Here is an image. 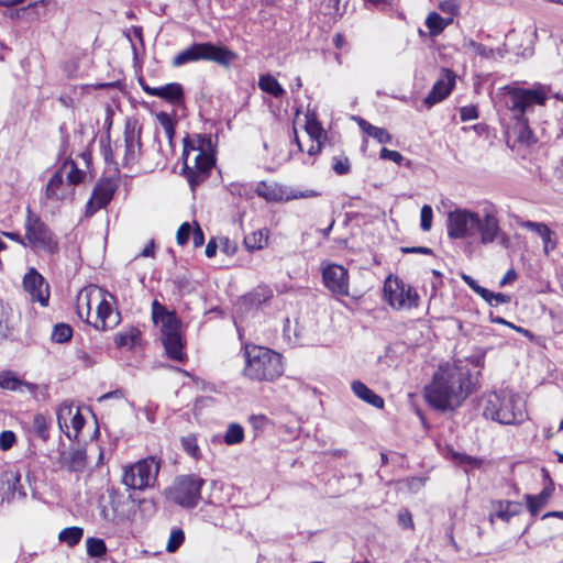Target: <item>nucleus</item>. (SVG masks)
Returning a JSON list of instances; mask_svg holds the SVG:
<instances>
[{"mask_svg":"<svg viewBox=\"0 0 563 563\" xmlns=\"http://www.w3.org/2000/svg\"><path fill=\"white\" fill-rule=\"evenodd\" d=\"M58 464L60 468L69 472H82L87 464V455L84 450L71 449L60 452Z\"/></svg>","mask_w":563,"mask_h":563,"instance_id":"b1692460","label":"nucleus"},{"mask_svg":"<svg viewBox=\"0 0 563 563\" xmlns=\"http://www.w3.org/2000/svg\"><path fill=\"white\" fill-rule=\"evenodd\" d=\"M191 232V225L188 222H184L177 231V243L179 245H185L188 242Z\"/></svg>","mask_w":563,"mask_h":563,"instance_id":"4d7b16f0","label":"nucleus"},{"mask_svg":"<svg viewBox=\"0 0 563 563\" xmlns=\"http://www.w3.org/2000/svg\"><path fill=\"white\" fill-rule=\"evenodd\" d=\"M433 211L429 205H424L420 211V228L422 231L428 232L432 228Z\"/></svg>","mask_w":563,"mask_h":563,"instance_id":"603ef678","label":"nucleus"},{"mask_svg":"<svg viewBox=\"0 0 563 563\" xmlns=\"http://www.w3.org/2000/svg\"><path fill=\"white\" fill-rule=\"evenodd\" d=\"M179 329L180 321L178 320L175 323H172L170 325L162 328L161 332L162 342L168 357L181 362L185 358V353L183 351L184 345Z\"/></svg>","mask_w":563,"mask_h":563,"instance_id":"f3484780","label":"nucleus"},{"mask_svg":"<svg viewBox=\"0 0 563 563\" xmlns=\"http://www.w3.org/2000/svg\"><path fill=\"white\" fill-rule=\"evenodd\" d=\"M521 505L515 501H498L495 505V516L503 521H510V519L521 512Z\"/></svg>","mask_w":563,"mask_h":563,"instance_id":"72a5a7b5","label":"nucleus"},{"mask_svg":"<svg viewBox=\"0 0 563 563\" xmlns=\"http://www.w3.org/2000/svg\"><path fill=\"white\" fill-rule=\"evenodd\" d=\"M347 269L338 264H328L322 268V280L324 287L335 297L350 295Z\"/></svg>","mask_w":563,"mask_h":563,"instance_id":"2eb2a0df","label":"nucleus"},{"mask_svg":"<svg viewBox=\"0 0 563 563\" xmlns=\"http://www.w3.org/2000/svg\"><path fill=\"white\" fill-rule=\"evenodd\" d=\"M0 489L3 494V498L8 501L22 499L26 496V493L21 484V474L16 470H8L2 473L0 479Z\"/></svg>","mask_w":563,"mask_h":563,"instance_id":"aec40b11","label":"nucleus"},{"mask_svg":"<svg viewBox=\"0 0 563 563\" xmlns=\"http://www.w3.org/2000/svg\"><path fill=\"white\" fill-rule=\"evenodd\" d=\"M439 9L450 15H456L459 13V3L456 0H443L439 4Z\"/></svg>","mask_w":563,"mask_h":563,"instance_id":"680f3d73","label":"nucleus"},{"mask_svg":"<svg viewBox=\"0 0 563 563\" xmlns=\"http://www.w3.org/2000/svg\"><path fill=\"white\" fill-rule=\"evenodd\" d=\"M87 553L91 558H100L106 554L107 545L102 539L88 538L86 540Z\"/></svg>","mask_w":563,"mask_h":563,"instance_id":"c03bdc74","label":"nucleus"},{"mask_svg":"<svg viewBox=\"0 0 563 563\" xmlns=\"http://www.w3.org/2000/svg\"><path fill=\"white\" fill-rule=\"evenodd\" d=\"M157 120L163 129L166 139L172 143L173 137L175 135V123L173 119L168 113L159 112L157 114Z\"/></svg>","mask_w":563,"mask_h":563,"instance_id":"49530a36","label":"nucleus"},{"mask_svg":"<svg viewBox=\"0 0 563 563\" xmlns=\"http://www.w3.org/2000/svg\"><path fill=\"white\" fill-rule=\"evenodd\" d=\"M426 26L431 36H438L444 31L443 18L437 12H430L426 19Z\"/></svg>","mask_w":563,"mask_h":563,"instance_id":"79ce46f5","label":"nucleus"},{"mask_svg":"<svg viewBox=\"0 0 563 563\" xmlns=\"http://www.w3.org/2000/svg\"><path fill=\"white\" fill-rule=\"evenodd\" d=\"M351 388L357 398L362 399L368 405L377 409H382L384 407V399L375 394L372 389H369L364 383L354 380L351 384Z\"/></svg>","mask_w":563,"mask_h":563,"instance_id":"bb28decb","label":"nucleus"},{"mask_svg":"<svg viewBox=\"0 0 563 563\" xmlns=\"http://www.w3.org/2000/svg\"><path fill=\"white\" fill-rule=\"evenodd\" d=\"M268 241V232L265 229L254 231L244 238V245L249 251L262 250Z\"/></svg>","mask_w":563,"mask_h":563,"instance_id":"c9c22d12","label":"nucleus"},{"mask_svg":"<svg viewBox=\"0 0 563 563\" xmlns=\"http://www.w3.org/2000/svg\"><path fill=\"white\" fill-rule=\"evenodd\" d=\"M75 411L73 404L67 400L62 402L56 411L58 428L70 440L71 432L69 431L68 422H70Z\"/></svg>","mask_w":563,"mask_h":563,"instance_id":"7c9ffc66","label":"nucleus"},{"mask_svg":"<svg viewBox=\"0 0 563 563\" xmlns=\"http://www.w3.org/2000/svg\"><path fill=\"white\" fill-rule=\"evenodd\" d=\"M483 415L500 424H519L527 418L526 401L511 389H500L483 398Z\"/></svg>","mask_w":563,"mask_h":563,"instance_id":"39448f33","label":"nucleus"},{"mask_svg":"<svg viewBox=\"0 0 563 563\" xmlns=\"http://www.w3.org/2000/svg\"><path fill=\"white\" fill-rule=\"evenodd\" d=\"M446 233L453 240L478 238L483 245L492 244L501 233L498 209L492 202H484L479 212L456 208L448 213Z\"/></svg>","mask_w":563,"mask_h":563,"instance_id":"f257e3e1","label":"nucleus"},{"mask_svg":"<svg viewBox=\"0 0 563 563\" xmlns=\"http://www.w3.org/2000/svg\"><path fill=\"white\" fill-rule=\"evenodd\" d=\"M244 440V430L239 423H230L223 437V441L228 445H235Z\"/></svg>","mask_w":563,"mask_h":563,"instance_id":"ea45409f","label":"nucleus"},{"mask_svg":"<svg viewBox=\"0 0 563 563\" xmlns=\"http://www.w3.org/2000/svg\"><path fill=\"white\" fill-rule=\"evenodd\" d=\"M16 438L12 431L5 430L0 433V449L3 451L10 450Z\"/></svg>","mask_w":563,"mask_h":563,"instance_id":"5fc2aeb1","label":"nucleus"},{"mask_svg":"<svg viewBox=\"0 0 563 563\" xmlns=\"http://www.w3.org/2000/svg\"><path fill=\"white\" fill-rule=\"evenodd\" d=\"M78 317L96 330L107 331L120 323V313L106 299V294L97 286L82 288L76 299Z\"/></svg>","mask_w":563,"mask_h":563,"instance_id":"20e7f679","label":"nucleus"},{"mask_svg":"<svg viewBox=\"0 0 563 563\" xmlns=\"http://www.w3.org/2000/svg\"><path fill=\"white\" fill-rule=\"evenodd\" d=\"M333 170L338 175H346L350 172V162L347 157H334Z\"/></svg>","mask_w":563,"mask_h":563,"instance_id":"bf43d9fd","label":"nucleus"},{"mask_svg":"<svg viewBox=\"0 0 563 563\" xmlns=\"http://www.w3.org/2000/svg\"><path fill=\"white\" fill-rule=\"evenodd\" d=\"M23 289L29 295L31 302H37L41 307H47L49 303L51 290L45 277L31 267L22 280Z\"/></svg>","mask_w":563,"mask_h":563,"instance_id":"4468645a","label":"nucleus"},{"mask_svg":"<svg viewBox=\"0 0 563 563\" xmlns=\"http://www.w3.org/2000/svg\"><path fill=\"white\" fill-rule=\"evenodd\" d=\"M384 291L394 309L410 310L419 305L420 297L416 289L397 277L386 279Z\"/></svg>","mask_w":563,"mask_h":563,"instance_id":"ddd939ff","label":"nucleus"},{"mask_svg":"<svg viewBox=\"0 0 563 563\" xmlns=\"http://www.w3.org/2000/svg\"><path fill=\"white\" fill-rule=\"evenodd\" d=\"M356 122L364 133L375 139L378 143L386 144L391 142V135L386 129L375 126L360 117L356 118Z\"/></svg>","mask_w":563,"mask_h":563,"instance_id":"2f4dec72","label":"nucleus"},{"mask_svg":"<svg viewBox=\"0 0 563 563\" xmlns=\"http://www.w3.org/2000/svg\"><path fill=\"white\" fill-rule=\"evenodd\" d=\"M70 424L74 430V433H71V439H76L85 426V418L80 413L79 409H76L74 416L71 417Z\"/></svg>","mask_w":563,"mask_h":563,"instance_id":"864d4df0","label":"nucleus"},{"mask_svg":"<svg viewBox=\"0 0 563 563\" xmlns=\"http://www.w3.org/2000/svg\"><path fill=\"white\" fill-rule=\"evenodd\" d=\"M183 174L188 180L192 190L201 184L208 176L214 165L212 155L206 153L201 148L189 146L185 140L183 152Z\"/></svg>","mask_w":563,"mask_h":563,"instance_id":"1a4fd4ad","label":"nucleus"},{"mask_svg":"<svg viewBox=\"0 0 563 563\" xmlns=\"http://www.w3.org/2000/svg\"><path fill=\"white\" fill-rule=\"evenodd\" d=\"M455 85V75L450 69H442L440 78L434 82L431 91L424 98V103L432 107L444 100L452 91Z\"/></svg>","mask_w":563,"mask_h":563,"instance_id":"6ab92c4d","label":"nucleus"},{"mask_svg":"<svg viewBox=\"0 0 563 563\" xmlns=\"http://www.w3.org/2000/svg\"><path fill=\"white\" fill-rule=\"evenodd\" d=\"M157 405H155L152 401H148L147 405L144 407V412L147 421L154 422L155 421V412L157 410Z\"/></svg>","mask_w":563,"mask_h":563,"instance_id":"69168bd1","label":"nucleus"},{"mask_svg":"<svg viewBox=\"0 0 563 563\" xmlns=\"http://www.w3.org/2000/svg\"><path fill=\"white\" fill-rule=\"evenodd\" d=\"M84 537V529L80 527H68L63 529L58 539L60 542L66 543L68 547L77 545Z\"/></svg>","mask_w":563,"mask_h":563,"instance_id":"58836bf2","label":"nucleus"},{"mask_svg":"<svg viewBox=\"0 0 563 563\" xmlns=\"http://www.w3.org/2000/svg\"><path fill=\"white\" fill-rule=\"evenodd\" d=\"M340 1L341 0H322L321 10L323 14L330 16L333 21L342 16L344 8H341Z\"/></svg>","mask_w":563,"mask_h":563,"instance_id":"37998d69","label":"nucleus"},{"mask_svg":"<svg viewBox=\"0 0 563 563\" xmlns=\"http://www.w3.org/2000/svg\"><path fill=\"white\" fill-rule=\"evenodd\" d=\"M255 192L257 194L258 197L265 199L268 202H279L284 200L298 199L310 196L305 195L302 192L289 194L286 187L277 183L267 181H260L255 188Z\"/></svg>","mask_w":563,"mask_h":563,"instance_id":"a211bd4d","label":"nucleus"},{"mask_svg":"<svg viewBox=\"0 0 563 563\" xmlns=\"http://www.w3.org/2000/svg\"><path fill=\"white\" fill-rule=\"evenodd\" d=\"M57 170H63V177L67 178L66 181L70 184L71 188L81 183L85 176V173L73 161L65 162Z\"/></svg>","mask_w":563,"mask_h":563,"instance_id":"f704fd0d","label":"nucleus"},{"mask_svg":"<svg viewBox=\"0 0 563 563\" xmlns=\"http://www.w3.org/2000/svg\"><path fill=\"white\" fill-rule=\"evenodd\" d=\"M244 367L242 374L253 382H273L284 373L282 354L272 349L245 344L243 347Z\"/></svg>","mask_w":563,"mask_h":563,"instance_id":"423d86ee","label":"nucleus"},{"mask_svg":"<svg viewBox=\"0 0 563 563\" xmlns=\"http://www.w3.org/2000/svg\"><path fill=\"white\" fill-rule=\"evenodd\" d=\"M141 133L142 128L137 124L136 120H128L124 129V153L123 166L130 167L137 163L141 150Z\"/></svg>","mask_w":563,"mask_h":563,"instance_id":"dca6fc26","label":"nucleus"},{"mask_svg":"<svg viewBox=\"0 0 563 563\" xmlns=\"http://www.w3.org/2000/svg\"><path fill=\"white\" fill-rule=\"evenodd\" d=\"M479 296L492 307L510 302V296L503 292H493L487 288L479 289Z\"/></svg>","mask_w":563,"mask_h":563,"instance_id":"a19ab883","label":"nucleus"},{"mask_svg":"<svg viewBox=\"0 0 563 563\" xmlns=\"http://www.w3.org/2000/svg\"><path fill=\"white\" fill-rule=\"evenodd\" d=\"M306 131L314 142H319L323 136V129L314 118H307Z\"/></svg>","mask_w":563,"mask_h":563,"instance_id":"09e8293b","label":"nucleus"},{"mask_svg":"<svg viewBox=\"0 0 563 563\" xmlns=\"http://www.w3.org/2000/svg\"><path fill=\"white\" fill-rule=\"evenodd\" d=\"M398 523L404 529H412L413 528V521L411 514L408 510H401L398 514Z\"/></svg>","mask_w":563,"mask_h":563,"instance_id":"e2e57ef3","label":"nucleus"},{"mask_svg":"<svg viewBox=\"0 0 563 563\" xmlns=\"http://www.w3.org/2000/svg\"><path fill=\"white\" fill-rule=\"evenodd\" d=\"M478 118L477 108L473 104L464 106L460 109V119L462 122L472 121Z\"/></svg>","mask_w":563,"mask_h":563,"instance_id":"6e6d98bb","label":"nucleus"},{"mask_svg":"<svg viewBox=\"0 0 563 563\" xmlns=\"http://www.w3.org/2000/svg\"><path fill=\"white\" fill-rule=\"evenodd\" d=\"M229 191L232 195H236L240 197H250L251 188L245 184L232 183L229 185Z\"/></svg>","mask_w":563,"mask_h":563,"instance_id":"052dcab7","label":"nucleus"},{"mask_svg":"<svg viewBox=\"0 0 563 563\" xmlns=\"http://www.w3.org/2000/svg\"><path fill=\"white\" fill-rule=\"evenodd\" d=\"M503 90L507 95L506 106L514 112L517 123L512 129L516 140L522 144L530 145L536 142L532 131L525 118L533 106H543L548 99L549 89L537 85L532 89H525L515 86H505Z\"/></svg>","mask_w":563,"mask_h":563,"instance_id":"7ed1b4c3","label":"nucleus"},{"mask_svg":"<svg viewBox=\"0 0 563 563\" xmlns=\"http://www.w3.org/2000/svg\"><path fill=\"white\" fill-rule=\"evenodd\" d=\"M192 243L195 247H200L205 243V234L201 228L196 224L195 229L191 232Z\"/></svg>","mask_w":563,"mask_h":563,"instance_id":"0e129e2a","label":"nucleus"},{"mask_svg":"<svg viewBox=\"0 0 563 563\" xmlns=\"http://www.w3.org/2000/svg\"><path fill=\"white\" fill-rule=\"evenodd\" d=\"M25 247L35 252H42L48 255H55L59 252V241L53 230L30 208L26 210Z\"/></svg>","mask_w":563,"mask_h":563,"instance_id":"6e6552de","label":"nucleus"},{"mask_svg":"<svg viewBox=\"0 0 563 563\" xmlns=\"http://www.w3.org/2000/svg\"><path fill=\"white\" fill-rule=\"evenodd\" d=\"M141 332L136 328H130L126 331L119 332L114 335V343L118 347H133L139 340Z\"/></svg>","mask_w":563,"mask_h":563,"instance_id":"4c0bfd02","label":"nucleus"},{"mask_svg":"<svg viewBox=\"0 0 563 563\" xmlns=\"http://www.w3.org/2000/svg\"><path fill=\"white\" fill-rule=\"evenodd\" d=\"M49 420L43 413H36L32 421V431L43 442H47L49 439Z\"/></svg>","mask_w":563,"mask_h":563,"instance_id":"e433bc0d","label":"nucleus"},{"mask_svg":"<svg viewBox=\"0 0 563 563\" xmlns=\"http://www.w3.org/2000/svg\"><path fill=\"white\" fill-rule=\"evenodd\" d=\"M250 422L252 424V427L256 430H261L264 428V426L266 424L267 422V418L265 416H252L250 418Z\"/></svg>","mask_w":563,"mask_h":563,"instance_id":"338daca9","label":"nucleus"},{"mask_svg":"<svg viewBox=\"0 0 563 563\" xmlns=\"http://www.w3.org/2000/svg\"><path fill=\"white\" fill-rule=\"evenodd\" d=\"M462 49L465 53H472L475 56H481L483 58H495L496 55L503 57L501 51L489 48L481 43L475 42L472 38H465L462 44Z\"/></svg>","mask_w":563,"mask_h":563,"instance_id":"c85d7f7f","label":"nucleus"},{"mask_svg":"<svg viewBox=\"0 0 563 563\" xmlns=\"http://www.w3.org/2000/svg\"><path fill=\"white\" fill-rule=\"evenodd\" d=\"M74 188L63 177V170H56L45 188V198L62 201L73 196Z\"/></svg>","mask_w":563,"mask_h":563,"instance_id":"5701e85b","label":"nucleus"},{"mask_svg":"<svg viewBox=\"0 0 563 563\" xmlns=\"http://www.w3.org/2000/svg\"><path fill=\"white\" fill-rule=\"evenodd\" d=\"M520 228L527 229L537 233L543 243V253L549 255L558 246V239L554 231H552L548 224L543 222H534L530 220L518 221Z\"/></svg>","mask_w":563,"mask_h":563,"instance_id":"4be33fe9","label":"nucleus"},{"mask_svg":"<svg viewBox=\"0 0 563 563\" xmlns=\"http://www.w3.org/2000/svg\"><path fill=\"white\" fill-rule=\"evenodd\" d=\"M107 498L100 506L101 517L111 523H120L129 520L134 511V500L131 495H125L118 489H108Z\"/></svg>","mask_w":563,"mask_h":563,"instance_id":"f8f14e48","label":"nucleus"},{"mask_svg":"<svg viewBox=\"0 0 563 563\" xmlns=\"http://www.w3.org/2000/svg\"><path fill=\"white\" fill-rule=\"evenodd\" d=\"M115 191V185L107 179L97 184L92 196L87 203V214H93L97 210L104 208L112 199Z\"/></svg>","mask_w":563,"mask_h":563,"instance_id":"412c9836","label":"nucleus"},{"mask_svg":"<svg viewBox=\"0 0 563 563\" xmlns=\"http://www.w3.org/2000/svg\"><path fill=\"white\" fill-rule=\"evenodd\" d=\"M258 88L262 91H264L275 98H280L286 92L285 89L282 87V85L278 82V80L271 74H264V75L260 76Z\"/></svg>","mask_w":563,"mask_h":563,"instance_id":"473e14b6","label":"nucleus"},{"mask_svg":"<svg viewBox=\"0 0 563 563\" xmlns=\"http://www.w3.org/2000/svg\"><path fill=\"white\" fill-rule=\"evenodd\" d=\"M152 318L155 324L161 325V329L178 321L176 313L168 311L166 307L157 300L152 302Z\"/></svg>","mask_w":563,"mask_h":563,"instance_id":"c756f323","label":"nucleus"},{"mask_svg":"<svg viewBox=\"0 0 563 563\" xmlns=\"http://www.w3.org/2000/svg\"><path fill=\"white\" fill-rule=\"evenodd\" d=\"M553 494V487L547 486L542 489V492L538 495H526L525 498L527 500V508L532 517L538 516L541 509H543L549 499Z\"/></svg>","mask_w":563,"mask_h":563,"instance_id":"cd10ccee","label":"nucleus"},{"mask_svg":"<svg viewBox=\"0 0 563 563\" xmlns=\"http://www.w3.org/2000/svg\"><path fill=\"white\" fill-rule=\"evenodd\" d=\"M11 308L0 300V338H4L9 330Z\"/></svg>","mask_w":563,"mask_h":563,"instance_id":"3c124183","label":"nucleus"},{"mask_svg":"<svg viewBox=\"0 0 563 563\" xmlns=\"http://www.w3.org/2000/svg\"><path fill=\"white\" fill-rule=\"evenodd\" d=\"M379 157L382 159H388V161H391L396 164H401L402 161L405 159V157L402 156L401 153L397 152V151H393V150H388L386 147H383L379 152Z\"/></svg>","mask_w":563,"mask_h":563,"instance_id":"13d9d810","label":"nucleus"},{"mask_svg":"<svg viewBox=\"0 0 563 563\" xmlns=\"http://www.w3.org/2000/svg\"><path fill=\"white\" fill-rule=\"evenodd\" d=\"M153 96L167 102L178 104L184 99V88L178 82H170L165 86L156 87Z\"/></svg>","mask_w":563,"mask_h":563,"instance_id":"a878e982","label":"nucleus"},{"mask_svg":"<svg viewBox=\"0 0 563 563\" xmlns=\"http://www.w3.org/2000/svg\"><path fill=\"white\" fill-rule=\"evenodd\" d=\"M183 449L191 457L198 460L200 457V449L197 443V438L194 434L181 438Z\"/></svg>","mask_w":563,"mask_h":563,"instance_id":"de8ad7c7","label":"nucleus"},{"mask_svg":"<svg viewBox=\"0 0 563 563\" xmlns=\"http://www.w3.org/2000/svg\"><path fill=\"white\" fill-rule=\"evenodd\" d=\"M73 336V329L66 323H57L52 332V340L56 343H66Z\"/></svg>","mask_w":563,"mask_h":563,"instance_id":"a18cd8bd","label":"nucleus"},{"mask_svg":"<svg viewBox=\"0 0 563 563\" xmlns=\"http://www.w3.org/2000/svg\"><path fill=\"white\" fill-rule=\"evenodd\" d=\"M238 58V55L229 48L212 43H195L174 56L172 65L181 67L189 63L199 60L214 62L223 67L230 65Z\"/></svg>","mask_w":563,"mask_h":563,"instance_id":"0eeeda50","label":"nucleus"},{"mask_svg":"<svg viewBox=\"0 0 563 563\" xmlns=\"http://www.w3.org/2000/svg\"><path fill=\"white\" fill-rule=\"evenodd\" d=\"M161 465L155 457L143 459L123 472V484L131 489L144 490L155 485Z\"/></svg>","mask_w":563,"mask_h":563,"instance_id":"9d476101","label":"nucleus"},{"mask_svg":"<svg viewBox=\"0 0 563 563\" xmlns=\"http://www.w3.org/2000/svg\"><path fill=\"white\" fill-rule=\"evenodd\" d=\"M0 388L20 393L26 390L30 394H34L37 389V386L33 383L22 380L15 373L11 371H2L0 372Z\"/></svg>","mask_w":563,"mask_h":563,"instance_id":"393cba45","label":"nucleus"},{"mask_svg":"<svg viewBox=\"0 0 563 563\" xmlns=\"http://www.w3.org/2000/svg\"><path fill=\"white\" fill-rule=\"evenodd\" d=\"M185 533L181 529H174L170 532L168 542L166 544V551L174 553L184 542Z\"/></svg>","mask_w":563,"mask_h":563,"instance_id":"8fccbe9b","label":"nucleus"},{"mask_svg":"<svg viewBox=\"0 0 563 563\" xmlns=\"http://www.w3.org/2000/svg\"><path fill=\"white\" fill-rule=\"evenodd\" d=\"M203 484L205 481L195 475L179 476L168 488L167 497L181 507L194 508L201 498Z\"/></svg>","mask_w":563,"mask_h":563,"instance_id":"9b49d317","label":"nucleus"},{"mask_svg":"<svg viewBox=\"0 0 563 563\" xmlns=\"http://www.w3.org/2000/svg\"><path fill=\"white\" fill-rule=\"evenodd\" d=\"M462 279L465 282V284L479 296V289H484L485 287H482L477 284L475 279H473L468 275H463Z\"/></svg>","mask_w":563,"mask_h":563,"instance_id":"774afa93","label":"nucleus"},{"mask_svg":"<svg viewBox=\"0 0 563 563\" xmlns=\"http://www.w3.org/2000/svg\"><path fill=\"white\" fill-rule=\"evenodd\" d=\"M470 386L466 369L445 364L434 373L432 382L424 389V397L428 404L438 410H453L467 397Z\"/></svg>","mask_w":563,"mask_h":563,"instance_id":"f03ea898","label":"nucleus"}]
</instances>
